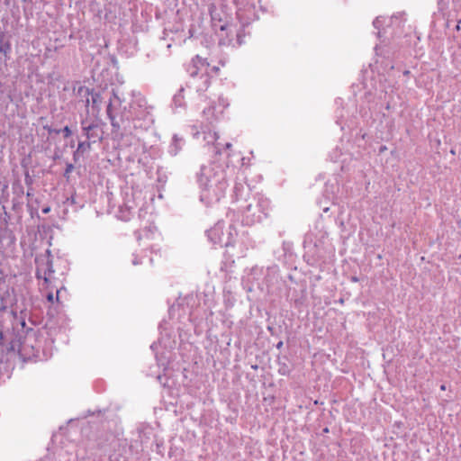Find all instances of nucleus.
I'll use <instances>...</instances> for the list:
<instances>
[{
    "mask_svg": "<svg viewBox=\"0 0 461 461\" xmlns=\"http://www.w3.org/2000/svg\"><path fill=\"white\" fill-rule=\"evenodd\" d=\"M220 68L211 66L206 59L195 56L187 66V72L192 79L191 86L197 92H204L211 86L212 74H218Z\"/></svg>",
    "mask_w": 461,
    "mask_h": 461,
    "instance_id": "nucleus-1",
    "label": "nucleus"
},
{
    "mask_svg": "<svg viewBox=\"0 0 461 461\" xmlns=\"http://www.w3.org/2000/svg\"><path fill=\"white\" fill-rule=\"evenodd\" d=\"M220 68L211 66L206 59L195 56L187 66V72L192 79L191 86L197 92H204L211 86L212 74H218Z\"/></svg>",
    "mask_w": 461,
    "mask_h": 461,
    "instance_id": "nucleus-2",
    "label": "nucleus"
},
{
    "mask_svg": "<svg viewBox=\"0 0 461 461\" xmlns=\"http://www.w3.org/2000/svg\"><path fill=\"white\" fill-rule=\"evenodd\" d=\"M37 278L41 279L42 282L40 284L41 290H50L52 288V290H57L58 284H57V278L55 277V275L52 270L49 269V272L41 273V270H39L38 273H36Z\"/></svg>",
    "mask_w": 461,
    "mask_h": 461,
    "instance_id": "nucleus-3",
    "label": "nucleus"
},
{
    "mask_svg": "<svg viewBox=\"0 0 461 461\" xmlns=\"http://www.w3.org/2000/svg\"><path fill=\"white\" fill-rule=\"evenodd\" d=\"M62 289H63V287H61L60 289H57L56 296H54V294H53L54 290H52V288L50 289V290H41V291L46 294L47 301L51 305H53L55 303H58V304L61 303V302H60V294H61V290Z\"/></svg>",
    "mask_w": 461,
    "mask_h": 461,
    "instance_id": "nucleus-4",
    "label": "nucleus"
},
{
    "mask_svg": "<svg viewBox=\"0 0 461 461\" xmlns=\"http://www.w3.org/2000/svg\"><path fill=\"white\" fill-rule=\"evenodd\" d=\"M4 33H0V53H4L5 55L7 54V52L10 50V44L4 43Z\"/></svg>",
    "mask_w": 461,
    "mask_h": 461,
    "instance_id": "nucleus-5",
    "label": "nucleus"
},
{
    "mask_svg": "<svg viewBox=\"0 0 461 461\" xmlns=\"http://www.w3.org/2000/svg\"><path fill=\"white\" fill-rule=\"evenodd\" d=\"M62 131H63L64 136L66 138H68V137H69L71 135V130L69 129L68 126H65Z\"/></svg>",
    "mask_w": 461,
    "mask_h": 461,
    "instance_id": "nucleus-6",
    "label": "nucleus"
},
{
    "mask_svg": "<svg viewBox=\"0 0 461 461\" xmlns=\"http://www.w3.org/2000/svg\"><path fill=\"white\" fill-rule=\"evenodd\" d=\"M456 29H457L458 31H461V19L458 21V23H457V25H456Z\"/></svg>",
    "mask_w": 461,
    "mask_h": 461,
    "instance_id": "nucleus-7",
    "label": "nucleus"
},
{
    "mask_svg": "<svg viewBox=\"0 0 461 461\" xmlns=\"http://www.w3.org/2000/svg\"><path fill=\"white\" fill-rule=\"evenodd\" d=\"M230 147H231V144H230V143H227V144H226V148H227V149H230Z\"/></svg>",
    "mask_w": 461,
    "mask_h": 461,
    "instance_id": "nucleus-8",
    "label": "nucleus"
},
{
    "mask_svg": "<svg viewBox=\"0 0 461 461\" xmlns=\"http://www.w3.org/2000/svg\"><path fill=\"white\" fill-rule=\"evenodd\" d=\"M440 389H441V390H443V391H444V390H446L445 385H444V384H443V385H441V386H440Z\"/></svg>",
    "mask_w": 461,
    "mask_h": 461,
    "instance_id": "nucleus-9",
    "label": "nucleus"
},
{
    "mask_svg": "<svg viewBox=\"0 0 461 461\" xmlns=\"http://www.w3.org/2000/svg\"><path fill=\"white\" fill-rule=\"evenodd\" d=\"M49 210H50V209H44V210H43V212H45V213H46V212H49Z\"/></svg>",
    "mask_w": 461,
    "mask_h": 461,
    "instance_id": "nucleus-10",
    "label": "nucleus"
}]
</instances>
